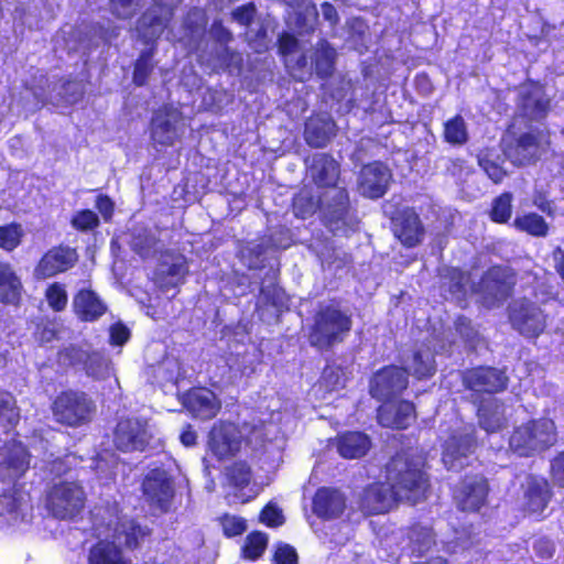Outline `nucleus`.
I'll return each instance as SVG.
<instances>
[{
    "mask_svg": "<svg viewBox=\"0 0 564 564\" xmlns=\"http://www.w3.org/2000/svg\"><path fill=\"white\" fill-rule=\"evenodd\" d=\"M487 495V480L482 476H469L456 490L455 500L462 510L477 511L486 503Z\"/></svg>",
    "mask_w": 564,
    "mask_h": 564,
    "instance_id": "obj_22",
    "label": "nucleus"
},
{
    "mask_svg": "<svg viewBox=\"0 0 564 564\" xmlns=\"http://www.w3.org/2000/svg\"><path fill=\"white\" fill-rule=\"evenodd\" d=\"M152 56L153 52L152 50H149L147 52H143L135 63L133 72V82L138 86H142L147 82L149 74L153 69Z\"/></svg>",
    "mask_w": 564,
    "mask_h": 564,
    "instance_id": "obj_53",
    "label": "nucleus"
},
{
    "mask_svg": "<svg viewBox=\"0 0 564 564\" xmlns=\"http://www.w3.org/2000/svg\"><path fill=\"white\" fill-rule=\"evenodd\" d=\"M394 235L408 247H413L421 242L423 228L415 212L412 209L401 212L400 216L394 219Z\"/></svg>",
    "mask_w": 564,
    "mask_h": 564,
    "instance_id": "obj_32",
    "label": "nucleus"
},
{
    "mask_svg": "<svg viewBox=\"0 0 564 564\" xmlns=\"http://www.w3.org/2000/svg\"><path fill=\"white\" fill-rule=\"evenodd\" d=\"M294 9V25L300 33H310L315 30L318 12L315 4L306 0H283Z\"/></svg>",
    "mask_w": 564,
    "mask_h": 564,
    "instance_id": "obj_38",
    "label": "nucleus"
},
{
    "mask_svg": "<svg viewBox=\"0 0 564 564\" xmlns=\"http://www.w3.org/2000/svg\"><path fill=\"white\" fill-rule=\"evenodd\" d=\"M104 520L105 518L101 517V520L95 525L98 535H104L105 539L90 547L88 564H132L131 558L122 553L115 541L108 539L112 538L128 549H135L150 534V530L147 527H141L133 519L121 518L117 513L110 514L107 523Z\"/></svg>",
    "mask_w": 564,
    "mask_h": 564,
    "instance_id": "obj_1",
    "label": "nucleus"
},
{
    "mask_svg": "<svg viewBox=\"0 0 564 564\" xmlns=\"http://www.w3.org/2000/svg\"><path fill=\"white\" fill-rule=\"evenodd\" d=\"M205 26L204 12L198 9L191 11L185 21V34L178 37V41L183 42L189 51L197 50L198 40L203 36Z\"/></svg>",
    "mask_w": 564,
    "mask_h": 564,
    "instance_id": "obj_40",
    "label": "nucleus"
},
{
    "mask_svg": "<svg viewBox=\"0 0 564 564\" xmlns=\"http://www.w3.org/2000/svg\"><path fill=\"white\" fill-rule=\"evenodd\" d=\"M187 273L186 261L183 257H172L171 261H164L156 271V283L162 289L175 288Z\"/></svg>",
    "mask_w": 564,
    "mask_h": 564,
    "instance_id": "obj_37",
    "label": "nucleus"
},
{
    "mask_svg": "<svg viewBox=\"0 0 564 564\" xmlns=\"http://www.w3.org/2000/svg\"><path fill=\"white\" fill-rule=\"evenodd\" d=\"M254 12L256 8L253 4L242 6L232 12V19L241 25H248L252 21Z\"/></svg>",
    "mask_w": 564,
    "mask_h": 564,
    "instance_id": "obj_63",
    "label": "nucleus"
},
{
    "mask_svg": "<svg viewBox=\"0 0 564 564\" xmlns=\"http://www.w3.org/2000/svg\"><path fill=\"white\" fill-rule=\"evenodd\" d=\"M513 227L533 237H545L549 234L547 223L536 213H525L517 216L513 220Z\"/></svg>",
    "mask_w": 564,
    "mask_h": 564,
    "instance_id": "obj_43",
    "label": "nucleus"
},
{
    "mask_svg": "<svg viewBox=\"0 0 564 564\" xmlns=\"http://www.w3.org/2000/svg\"><path fill=\"white\" fill-rule=\"evenodd\" d=\"M20 415L13 397L8 392H0V425L3 429L14 426Z\"/></svg>",
    "mask_w": 564,
    "mask_h": 564,
    "instance_id": "obj_46",
    "label": "nucleus"
},
{
    "mask_svg": "<svg viewBox=\"0 0 564 564\" xmlns=\"http://www.w3.org/2000/svg\"><path fill=\"white\" fill-rule=\"evenodd\" d=\"M72 224L77 229L87 230L98 225V217L91 210H82L74 216Z\"/></svg>",
    "mask_w": 564,
    "mask_h": 564,
    "instance_id": "obj_58",
    "label": "nucleus"
},
{
    "mask_svg": "<svg viewBox=\"0 0 564 564\" xmlns=\"http://www.w3.org/2000/svg\"><path fill=\"white\" fill-rule=\"evenodd\" d=\"M59 362L68 365L84 364L87 375L96 379H106L112 373L110 360L101 354H87L74 346L59 352Z\"/></svg>",
    "mask_w": 564,
    "mask_h": 564,
    "instance_id": "obj_16",
    "label": "nucleus"
},
{
    "mask_svg": "<svg viewBox=\"0 0 564 564\" xmlns=\"http://www.w3.org/2000/svg\"><path fill=\"white\" fill-rule=\"evenodd\" d=\"M479 164L495 183L502 181L506 172L498 164L486 159H480Z\"/></svg>",
    "mask_w": 564,
    "mask_h": 564,
    "instance_id": "obj_64",
    "label": "nucleus"
},
{
    "mask_svg": "<svg viewBox=\"0 0 564 564\" xmlns=\"http://www.w3.org/2000/svg\"><path fill=\"white\" fill-rule=\"evenodd\" d=\"M308 174L319 187L334 186L338 180L337 162L325 153H316L306 160Z\"/></svg>",
    "mask_w": 564,
    "mask_h": 564,
    "instance_id": "obj_26",
    "label": "nucleus"
},
{
    "mask_svg": "<svg viewBox=\"0 0 564 564\" xmlns=\"http://www.w3.org/2000/svg\"><path fill=\"white\" fill-rule=\"evenodd\" d=\"M260 520L268 527H279L284 522L282 510L273 502L268 503L260 514Z\"/></svg>",
    "mask_w": 564,
    "mask_h": 564,
    "instance_id": "obj_57",
    "label": "nucleus"
},
{
    "mask_svg": "<svg viewBox=\"0 0 564 564\" xmlns=\"http://www.w3.org/2000/svg\"><path fill=\"white\" fill-rule=\"evenodd\" d=\"M473 429L449 437L444 446L443 463L449 470H459L469 464V456L476 446Z\"/></svg>",
    "mask_w": 564,
    "mask_h": 564,
    "instance_id": "obj_17",
    "label": "nucleus"
},
{
    "mask_svg": "<svg viewBox=\"0 0 564 564\" xmlns=\"http://www.w3.org/2000/svg\"><path fill=\"white\" fill-rule=\"evenodd\" d=\"M441 280L442 288H447L453 300L462 302L468 293H474L487 307L503 302L510 295L513 285L512 275L501 267L489 269L477 285L469 284V275L456 268L442 269Z\"/></svg>",
    "mask_w": 564,
    "mask_h": 564,
    "instance_id": "obj_2",
    "label": "nucleus"
},
{
    "mask_svg": "<svg viewBox=\"0 0 564 564\" xmlns=\"http://www.w3.org/2000/svg\"><path fill=\"white\" fill-rule=\"evenodd\" d=\"M264 248L262 243L242 249L241 257L250 269H258L263 263Z\"/></svg>",
    "mask_w": 564,
    "mask_h": 564,
    "instance_id": "obj_55",
    "label": "nucleus"
},
{
    "mask_svg": "<svg viewBox=\"0 0 564 564\" xmlns=\"http://www.w3.org/2000/svg\"><path fill=\"white\" fill-rule=\"evenodd\" d=\"M509 318L512 327L525 337H538L545 328V315L541 308L525 300L511 304Z\"/></svg>",
    "mask_w": 564,
    "mask_h": 564,
    "instance_id": "obj_11",
    "label": "nucleus"
},
{
    "mask_svg": "<svg viewBox=\"0 0 564 564\" xmlns=\"http://www.w3.org/2000/svg\"><path fill=\"white\" fill-rule=\"evenodd\" d=\"M268 545V535L262 532H253L246 539L242 552L243 556L249 560L259 558Z\"/></svg>",
    "mask_w": 564,
    "mask_h": 564,
    "instance_id": "obj_48",
    "label": "nucleus"
},
{
    "mask_svg": "<svg viewBox=\"0 0 564 564\" xmlns=\"http://www.w3.org/2000/svg\"><path fill=\"white\" fill-rule=\"evenodd\" d=\"M397 502L395 496L387 484H373L367 487L360 499V507L367 513H383Z\"/></svg>",
    "mask_w": 564,
    "mask_h": 564,
    "instance_id": "obj_25",
    "label": "nucleus"
},
{
    "mask_svg": "<svg viewBox=\"0 0 564 564\" xmlns=\"http://www.w3.org/2000/svg\"><path fill=\"white\" fill-rule=\"evenodd\" d=\"M443 137L445 142L454 147L467 143L469 134L465 119L457 115L444 123Z\"/></svg>",
    "mask_w": 564,
    "mask_h": 564,
    "instance_id": "obj_44",
    "label": "nucleus"
},
{
    "mask_svg": "<svg viewBox=\"0 0 564 564\" xmlns=\"http://www.w3.org/2000/svg\"><path fill=\"white\" fill-rule=\"evenodd\" d=\"M512 195L505 193L497 197L492 203L491 218L497 223H506L511 217Z\"/></svg>",
    "mask_w": 564,
    "mask_h": 564,
    "instance_id": "obj_51",
    "label": "nucleus"
},
{
    "mask_svg": "<svg viewBox=\"0 0 564 564\" xmlns=\"http://www.w3.org/2000/svg\"><path fill=\"white\" fill-rule=\"evenodd\" d=\"M261 294L268 301L272 303L278 310H282L286 305V297L284 291L280 288H272V290L263 288L261 290Z\"/></svg>",
    "mask_w": 564,
    "mask_h": 564,
    "instance_id": "obj_61",
    "label": "nucleus"
},
{
    "mask_svg": "<svg viewBox=\"0 0 564 564\" xmlns=\"http://www.w3.org/2000/svg\"><path fill=\"white\" fill-rule=\"evenodd\" d=\"M30 467V454L19 441L7 442L0 447V481L15 482Z\"/></svg>",
    "mask_w": 564,
    "mask_h": 564,
    "instance_id": "obj_12",
    "label": "nucleus"
},
{
    "mask_svg": "<svg viewBox=\"0 0 564 564\" xmlns=\"http://www.w3.org/2000/svg\"><path fill=\"white\" fill-rule=\"evenodd\" d=\"M351 326V315L348 311L335 303L322 305L314 316L308 335L310 344L321 350H327L344 341Z\"/></svg>",
    "mask_w": 564,
    "mask_h": 564,
    "instance_id": "obj_7",
    "label": "nucleus"
},
{
    "mask_svg": "<svg viewBox=\"0 0 564 564\" xmlns=\"http://www.w3.org/2000/svg\"><path fill=\"white\" fill-rule=\"evenodd\" d=\"M551 477L556 486L564 487V452L552 460Z\"/></svg>",
    "mask_w": 564,
    "mask_h": 564,
    "instance_id": "obj_60",
    "label": "nucleus"
},
{
    "mask_svg": "<svg viewBox=\"0 0 564 564\" xmlns=\"http://www.w3.org/2000/svg\"><path fill=\"white\" fill-rule=\"evenodd\" d=\"M464 383L475 392L496 393L507 386L505 373L495 368H476L464 375Z\"/></svg>",
    "mask_w": 564,
    "mask_h": 564,
    "instance_id": "obj_23",
    "label": "nucleus"
},
{
    "mask_svg": "<svg viewBox=\"0 0 564 564\" xmlns=\"http://www.w3.org/2000/svg\"><path fill=\"white\" fill-rule=\"evenodd\" d=\"M409 542L412 552L421 555L434 544V536L430 528L414 525L409 532Z\"/></svg>",
    "mask_w": 564,
    "mask_h": 564,
    "instance_id": "obj_45",
    "label": "nucleus"
},
{
    "mask_svg": "<svg viewBox=\"0 0 564 564\" xmlns=\"http://www.w3.org/2000/svg\"><path fill=\"white\" fill-rule=\"evenodd\" d=\"M155 6L148 10L138 21V35L150 43L161 36L172 15V7L181 0H154Z\"/></svg>",
    "mask_w": 564,
    "mask_h": 564,
    "instance_id": "obj_13",
    "label": "nucleus"
},
{
    "mask_svg": "<svg viewBox=\"0 0 564 564\" xmlns=\"http://www.w3.org/2000/svg\"><path fill=\"white\" fill-rule=\"evenodd\" d=\"M370 447L367 435L359 432L346 433L338 437L337 449L345 458H358L364 456Z\"/></svg>",
    "mask_w": 564,
    "mask_h": 564,
    "instance_id": "obj_39",
    "label": "nucleus"
},
{
    "mask_svg": "<svg viewBox=\"0 0 564 564\" xmlns=\"http://www.w3.org/2000/svg\"><path fill=\"white\" fill-rule=\"evenodd\" d=\"M77 261V253L69 247H54L39 261L34 269V276L39 280L55 276L67 271Z\"/></svg>",
    "mask_w": 564,
    "mask_h": 564,
    "instance_id": "obj_18",
    "label": "nucleus"
},
{
    "mask_svg": "<svg viewBox=\"0 0 564 564\" xmlns=\"http://www.w3.org/2000/svg\"><path fill=\"white\" fill-rule=\"evenodd\" d=\"M131 247L135 252L144 258L154 256L162 249L161 241L155 236V232L143 227L134 229Z\"/></svg>",
    "mask_w": 564,
    "mask_h": 564,
    "instance_id": "obj_42",
    "label": "nucleus"
},
{
    "mask_svg": "<svg viewBox=\"0 0 564 564\" xmlns=\"http://www.w3.org/2000/svg\"><path fill=\"white\" fill-rule=\"evenodd\" d=\"M556 442L553 421L542 419L519 426L510 437V447L521 456L545 449Z\"/></svg>",
    "mask_w": 564,
    "mask_h": 564,
    "instance_id": "obj_9",
    "label": "nucleus"
},
{
    "mask_svg": "<svg viewBox=\"0 0 564 564\" xmlns=\"http://www.w3.org/2000/svg\"><path fill=\"white\" fill-rule=\"evenodd\" d=\"M31 503L22 494L0 495V517L9 525H18L28 522L31 517Z\"/></svg>",
    "mask_w": 564,
    "mask_h": 564,
    "instance_id": "obj_27",
    "label": "nucleus"
},
{
    "mask_svg": "<svg viewBox=\"0 0 564 564\" xmlns=\"http://www.w3.org/2000/svg\"><path fill=\"white\" fill-rule=\"evenodd\" d=\"M147 0H111L110 11L119 19H130Z\"/></svg>",
    "mask_w": 564,
    "mask_h": 564,
    "instance_id": "obj_50",
    "label": "nucleus"
},
{
    "mask_svg": "<svg viewBox=\"0 0 564 564\" xmlns=\"http://www.w3.org/2000/svg\"><path fill=\"white\" fill-rule=\"evenodd\" d=\"M549 108V99L544 96L542 88L534 85L521 90V109L523 115L531 120L543 118Z\"/></svg>",
    "mask_w": 564,
    "mask_h": 564,
    "instance_id": "obj_36",
    "label": "nucleus"
},
{
    "mask_svg": "<svg viewBox=\"0 0 564 564\" xmlns=\"http://www.w3.org/2000/svg\"><path fill=\"white\" fill-rule=\"evenodd\" d=\"M318 384L327 391L343 388L345 384L343 371L338 367L327 366L322 373Z\"/></svg>",
    "mask_w": 564,
    "mask_h": 564,
    "instance_id": "obj_52",
    "label": "nucleus"
},
{
    "mask_svg": "<svg viewBox=\"0 0 564 564\" xmlns=\"http://www.w3.org/2000/svg\"><path fill=\"white\" fill-rule=\"evenodd\" d=\"M210 35L220 44V50L215 56L205 57L200 55L199 58L202 63H207L215 70L228 65V50L224 47V44L231 40V33L220 22H215L212 25Z\"/></svg>",
    "mask_w": 564,
    "mask_h": 564,
    "instance_id": "obj_41",
    "label": "nucleus"
},
{
    "mask_svg": "<svg viewBox=\"0 0 564 564\" xmlns=\"http://www.w3.org/2000/svg\"><path fill=\"white\" fill-rule=\"evenodd\" d=\"M23 285L13 267L0 261V303L18 305L21 301Z\"/></svg>",
    "mask_w": 564,
    "mask_h": 564,
    "instance_id": "obj_34",
    "label": "nucleus"
},
{
    "mask_svg": "<svg viewBox=\"0 0 564 564\" xmlns=\"http://www.w3.org/2000/svg\"><path fill=\"white\" fill-rule=\"evenodd\" d=\"M387 481L397 501L412 505L425 498L429 480L419 463L410 462L404 455L393 457L387 465Z\"/></svg>",
    "mask_w": 564,
    "mask_h": 564,
    "instance_id": "obj_6",
    "label": "nucleus"
},
{
    "mask_svg": "<svg viewBox=\"0 0 564 564\" xmlns=\"http://www.w3.org/2000/svg\"><path fill=\"white\" fill-rule=\"evenodd\" d=\"M94 411L93 401L80 392H63L53 403V414L56 421L69 426H78L89 422Z\"/></svg>",
    "mask_w": 564,
    "mask_h": 564,
    "instance_id": "obj_10",
    "label": "nucleus"
},
{
    "mask_svg": "<svg viewBox=\"0 0 564 564\" xmlns=\"http://www.w3.org/2000/svg\"><path fill=\"white\" fill-rule=\"evenodd\" d=\"M503 154L514 165L532 162L540 150V140L533 133H525L518 139L506 135L502 139Z\"/></svg>",
    "mask_w": 564,
    "mask_h": 564,
    "instance_id": "obj_21",
    "label": "nucleus"
},
{
    "mask_svg": "<svg viewBox=\"0 0 564 564\" xmlns=\"http://www.w3.org/2000/svg\"><path fill=\"white\" fill-rule=\"evenodd\" d=\"M346 507L345 497L336 489L321 488L313 499L314 513L323 519L339 517Z\"/></svg>",
    "mask_w": 564,
    "mask_h": 564,
    "instance_id": "obj_30",
    "label": "nucleus"
},
{
    "mask_svg": "<svg viewBox=\"0 0 564 564\" xmlns=\"http://www.w3.org/2000/svg\"><path fill=\"white\" fill-rule=\"evenodd\" d=\"M73 307L76 316L85 322H94L102 316L107 306L97 293L89 289H82L74 296Z\"/></svg>",
    "mask_w": 564,
    "mask_h": 564,
    "instance_id": "obj_31",
    "label": "nucleus"
},
{
    "mask_svg": "<svg viewBox=\"0 0 564 564\" xmlns=\"http://www.w3.org/2000/svg\"><path fill=\"white\" fill-rule=\"evenodd\" d=\"M406 372L421 379L435 372V362L430 348H420L404 361V369L387 367L375 373L370 382V393L379 400L388 399L406 388Z\"/></svg>",
    "mask_w": 564,
    "mask_h": 564,
    "instance_id": "obj_3",
    "label": "nucleus"
},
{
    "mask_svg": "<svg viewBox=\"0 0 564 564\" xmlns=\"http://www.w3.org/2000/svg\"><path fill=\"white\" fill-rule=\"evenodd\" d=\"M316 208L313 199L305 197L303 194L297 195L293 202L295 216L305 219L312 215Z\"/></svg>",
    "mask_w": 564,
    "mask_h": 564,
    "instance_id": "obj_59",
    "label": "nucleus"
},
{
    "mask_svg": "<svg viewBox=\"0 0 564 564\" xmlns=\"http://www.w3.org/2000/svg\"><path fill=\"white\" fill-rule=\"evenodd\" d=\"M279 51L284 56L285 66L291 75L299 80H304L311 75L313 68L321 77L329 76L334 69L336 52L324 40L318 42L310 63L305 55L300 54L299 42L291 34L284 33L280 36Z\"/></svg>",
    "mask_w": 564,
    "mask_h": 564,
    "instance_id": "obj_4",
    "label": "nucleus"
},
{
    "mask_svg": "<svg viewBox=\"0 0 564 564\" xmlns=\"http://www.w3.org/2000/svg\"><path fill=\"white\" fill-rule=\"evenodd\" d=\"M392 174L380 162H373L362 167L358 178V188L361 195L369 198H379L387 192Z\"/></svg>",
    "mask_w": 564,
    "mask_h": 564,
    "instance_id": "obj_19",
    "label": "nucleus"
},
{
    "mask_svg": "<svg viewBox=\"0 0 564 564\" xmlns=\"http://www.w3.org/2000/svg\"><path fill=\"white\" fill-rule=\"evenodd\" d=\"M413 420L414 406L406 401L383 403L378 409V421L386 427L406 429Z\"/></svg>",
    "mask_w": 564,
    "mask_h": 564,
    "instance_id": "obj_28",
    "label": "nucleus"
},
{
    "mask_svg": "<svg viewBox=\"0 0 564 564\" xmlns=\"http://www.w3.org/2000/svg\"><path fill=\"white\" fill-rule=\"evenodd\" d=\"M230 484L237 488H245L250 481V468L245 463H236L227 471Z\"/></svg>",
    "mask_w": 564,
    "mask_h": 564,
    "instance_id": "obj_54",
    "label": "nucleus"
},
{
    "mask_svg": "<svg viewBox=\"0 0 564 564\" xmlns=\"http://www.w3.org/2000/svg\"><path fill=\"white\" fill-rule=\"evenodd\" d=\"M334 131L335 123L329 116L317 115L306 121L304 137L311 147L322 148L334 135Z\"/></svg>",
    "mask_w": 564,
    "mask_h": 564,
    "instance_id": "obj_35",
    "label": "nucleus"
},
{
    "mask_svg": "<svg viewBox=\"0 0 564 564\" xmlns=\"http://www.w3.org/2000/svg\"><path fill=\"white\" fill-rule=\"evenodd\" d=\"M224 532L228 536L241 534L246 530V523L241 518L226 517L223 521Z\"/></svg>",
    "mask_w": 564,
    "mask_h": 564,
    "instance_id": "obj_62",
    "label": "nucleus"
},
{
    "mask_svg": "<svg viewBox=\"0 0 564 564\" xmlns=\"http://www.w3.org/2000/svg\"><path fill=\"white\" fill-rule=\"evenodd\" d=\"M478 421L488 433L501 430L507 423L505 405L496 398L485 399L478 408Z\"/></svg>",
    "mask_w": 564,
    "mask_h": 564,
    "instance_id": "obj_33",
    "label": "nucleus"
},
{
    "mask_svg": "<svg viewBox=\"0 0 564 564\" xmlns=\"http://www.w3.org/2000/svg\"><path fill=\"white\" fill-rule=\"evenodd\" d=\"M45 299L48 306L55 311H63L68 302V295L63 284L54 282L45 291Z\"/></svg>",
    "mask_w": 564,
    "mask_h": 564,
    "instance_id": "obj_49",
    "label": "nucleus"
},
{
    "mask_svg": "<svg viewBox=\"0 0 564 564\" xmlns=\"http://www.w3.org/2000/svg\"><path fill=\"white\" fill-rule=\"evenodd\" d=\"M23 235L21 225L0 226V248L6 251L14 250L21 243Z\"/></svg>",
    "mask_w": 564,
    "mask_h": 564,
    "instance_id": "obj_47",
    "label": "nucleus"
},
{
    "mask_svg": "<svg viewBox=\"0 0 564 564\" xmlns=\"http://www.w3.org/2000/svg\"><path fill=\"white\" fill-rule=\"evenodd\" d=\"M274 564H296L297 553L293 546L286 543H280L275 546L273 555Z\"/></svg>",
    "mask_w": 564,
    "mask_h": 564,
    "instance_id": "obj_56",
    "label": "nucleus"
},
{
    "mask_svg": "<svg viewBox=\"0 0 564 564\" xmlns=\"http://www.w3.org/2000/svg\"><path fill=\"white\" fill-rule=\"evenodd\" d=\"M149 438L147 425L139 420H121L115 432L116 446L122 452L143 451Z\"/></svg>",
    "mask_w": 564,
    "mask_h": 564,
    "instance_id": "obj_20",
    "label": "nucleus"
},
{
    "mask_svg": "<svg viewBox=\"0 0 564 564\" xmlns=\"http://www.w3.org/2000/svg\"><path fill=\"white\" fill-rule=\"evenodd\" d=\"M183 404L194 416L202 420L216 416L221 405L215 393L205 388L188 391L184 395Z\"/></svg>",
    "mask_w": 564,
    "mask_h": 564,
    "instance_id": "obj_24",
    "label": "nucleus"
},
{
    "mask_svg": "<svg viewBox=\"0 0 564 564\" xmlns=\"http://www.w3.org/2000/svg\"><path fill=\"white\" fill-rule=\"evenodd\" d=\"M86 492L77 481L54 482L45 495V508L54 518L72 520L84 509Z\"/></svg>",
    "mask_w": 564,
    "mask_h": 564,
    "instance_id": "obj_8",
    "label": "nucleus"
},
{
    "mask_svg": "<svg viewBox=\"0 0 564 564\" xmlns=\"http://www.w3.org/2000/svg\"><path fill=\"white\" fill-rule=\"evenodd\" d=\"M523 488L524 508L532 514H541L551 498V490L547 481L543 478L530 476L527 478Z\"/></svg>",
    "mask_w": 564,
    "mask_h": 564,
    "instance_id": "obj_29",
    "label": "nucleus"
},
{
    "mask_svg": "<svg viewBox=\"0 0 564 564\" xmlns=\"http://www.w3.org/2000/svg\"><path fill=\"white\" fill-rule=\"evenodd\" d=\"M267 429L262 422H245L241 427L232 423L217 422L209 432L208 448L219 459L229 458L241 449L243 443L254 447L261 445L267 440Z\"/></svg>",
    "mask_w": 564,
    "mask_h": 564,
    "instance_id": "obj_5",
    "label": "nucleus"
},
{
    "mask_svg": "<svg viewBox=\"0 0 564 564\" xmlns=\"http://www.w3.org/2000/svg\"><path fill=\"white\" fill-rule=\"evenodd\" d=\"M184 121L177 109L165 107L152 119L151 137L154 143L172 145L183 133Z\"/></svg>",
    "mask_w": 564,
    "mask_h": 564,
    "instance_id": "obj_14",
    "label": "nucleus"
},
{
    "mask_svg": "<svg viewBox=\"0 0 564 564\" xmlns=\"http://www.w3.org/2000/svg\"><path fill=\"white\" fill-rule=\"evenodd\" d=\"M143 494L147 500L161 511H166L174 497L172 478L164 469H152L145 476L143 484Z\"/></svg>",
    "mask_w": 564,
    "mask_h": 564,
    "instance_id": "obj_15",
    "label": "nucleus"
}]
</instances>
